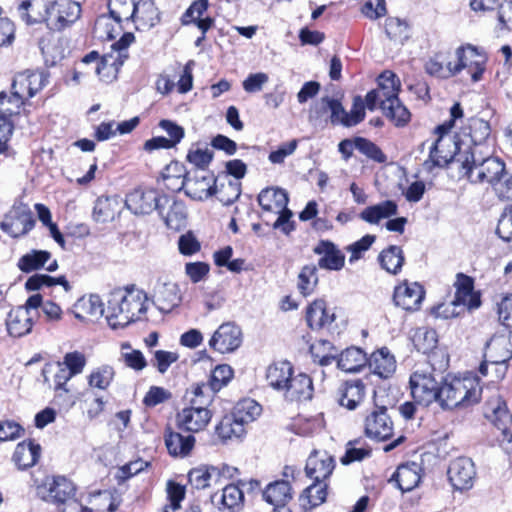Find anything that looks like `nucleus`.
<instances>
[{"label":"nucleus","mask_w":512,"mask_h":512,"mask_svg":"<svg viewBox=\"0 0 512 512\" xmlns=\"http://www.w3.org/2000/svg\"><path fill=\"white\" fill-rule=\"evenodd\" d=\"M76 309L79 311L75 314L77 318H84L86 315L97 319L106 311L101 298L95 294L79 299L76 304Z\"/></svg>","instance_id":"nucleus-48"},{"label":"nucleus","mask_w":512,"mask_h":512,"mask_svg":"<svg viewBox=\"0 0 512 512\" xmlns=\"http://www.w3.org/2000/svg\"><path fill=\"white\" fill-rule=\"evenodd\" d=\"M442 382L443 377L440 373H436L431 364L425 363L417 366L409 380L414 401L424 406L438 402Z\"/></svg>","instance_id":"nucleus-5"},{"label":"nucleus","mask_w":512,"mask_h":512,"mask_svg":"<svg viewBox=\"0 0 512 512\" xmlns=\"http://www.w3.org/2000/svg\"><path fill=\"white\" fill-rule=\"evenodd\" d=\"M334 308H328L324 300L312 302L306 310V321L313 330L328 328L336 318Z\"/></svg>","instance_id":"nucleus-26"},{"label":"nucleus","mask_w":512,"mask_h":512,"mask_svg":"<svg viewBox=\"0 0 512 512\" xmlns=\"http://www.w3.org/2000/svg\"><path fill=\"white\" fill-rule=\"evenodd\" d=\"M313 252L321 256L318 260V266L322 269L339 271L344 267L345 255L329 240L319 241Z\"/></svg>","instance_id":"nucleus-23"},{"label":"nucleus","mask_w":512,"mask_h":512,"mask_svg":"<svg viewBox=\"0 0 512 512\" xmlns=\"http://www.w3.org/2000/svg\"><path fill=\"white\" fill-rule=\"evenodd\" d=\"M481 388L476 377H452L443 379L438 404L444 410L469 406L480 399Z\"/></svg>","instance_id":"nucleus-4"},{"label":"nucleus","mask_w":512,"mask_h":512,"mask_svg":"<svg viewBox=\"0 0 512 512\" xmlns=\"http://www.w3.org/2000/svg\"><path fill=\"white\" fill-rule=\"evenodd\" d=\"M230 467L223 465L221 468L210 465H200L191 469L188 473L190 485L195 489H205L221 483L223 478L231 476Z\"/></svg>","instance_id":"nucleus-17"},{"label":"nucleus","mask_w":512,"mask_h":512,"mask_svg":"<svg viewBox=\"0 0 512 512\" xmlns=\"http://www.w3.org/2000/svg\"><path fill=\"white\" fill-rule=\"evenodd\" d=\"M263 498L273 506L287 504L292 499L291 486L288 480H277L267 485Z\"/></svg>","instance_id":"nucleus-40"},{"label":"nucleus","mask_w":512,"mask_h":512,"mask_svg":"<svg viewBox=\"0 0 512 512\" xmlns=\"http://www.w3.org/2000/svg\"><path fill=\"white\" fill-rule=\"evenodd\" d=\"M491 133V127L488 121L481 118H471L469 121V135L473 146L468 151L480 149L486 151L489 148L485 145Z\"/></svg>","instance_id":"nucleus-41"},{"label":"nucleus","mask_w":512,"mask_h":512,"mask_svg":"<svg viewBox=\"0 0 512 512\" xmlns=\"http://www.w3.org/2000/svg\"><path fill=\"white\" fill-rule=\"evenodd\" d=\"M35 225L33 213L23 203L14 204L0 224L2 231L13 238L26 235Z\"/></svg>","instance_id":"nucleus-11"},{"label":"nucleus","mask_w":512,"mask_h":512,"mask_svg":"<svg viewBox=\"0 0 512 512\" xmlns=\"http://www.w3.org/2000/svg\"><path fill=\"white\" fill-rule=\"evenodd\" d=\"M233 377V370L227 364L218 365L212 371L210 380L207 384H197L193 388V395L196 396H213L214 393L218 392L225 385L229 383V381Z\"/></svg>","instance_id":"nucleus-25"},{"label":"nucleus","mask_w":512,"mask_h":512,"mask_svg":"<svg viewBox=\"0 0 512 512\" xmlns=\"http://www.w3.org/2000/svg\"><path fill=\"white\" fill-rule=\"evenodd\" d=\"M413 342L418 351L428 353L437 345V333L434 329L419 328L415 332Z\"/></svg>","instance_id":"nucleus-59"},{"label":"nucleus","mask_w":512,"mask_h":512,"mask_svg":"<svg viewBox=\"0 0 512 512\" xmlns=\"http://www.w3.org/2000/svg\"><path fill=\"white\" fill-rule=\"evenodd\" d=\"M169 197L160 195L156 190L135 189L126 196L125 205L135 215L150 214L154 210L163 216V206H167Z\"/></svg>","instance_id":"nucleus-9"},{"label":"nucleus","mask_w":512,"mask_h":512,"mask_svg":"<svg viewBox=\"0 0 512 512\" xmlns=\"http://www.w3.org/2000/svg\"><path fill=\"white\" fill-rule=\"evenodd\" d=\"M382 112L398 127L405 126L411 117L409 110L400 102L399 98L382 102Z\"/></svg>","instance_id":"nucleus-47"},{"label":"nucleus","mask_w":512,"mask_h":512,"mask_svg":"<svg viewBox=\"0 0 512 512\" xmlns=\"http://www.w3.org/2000/svg\"><path fill=\"white\" fill-rule=\"evenodd\" d=\"M367 363L366 353L357 347L347 348L337 360L338 368L348 373L359 372Z\"/></svg>","instance_id":"nucleus-38"},{"label":"nucleus","mask_w":512,"mask_h":512,"mask_svg":"<svg viewBox=\"0 0 512 512\" xmlns=\"http://www.w3.org/2000/svg\"><path fill=\"white\" fill-rule=\"evenodd\" d=\"M313 391L314 389L311 378L304 373H299L291 376L282 393L288 401L303 402L312 398Z\"/></svg>","instance_id":"nucleus-24"},{"label":"nucleus","mask_w":512,"mask_h":512,"mask_svg":"<svg viewBox=\"0 0 512 512\" xmlns=\"http://www.w3.org/2000/svg\"><path fill=\"white\" fill-rule=\"evenodd\" d=\"M425 296L423 287L417 282H404L394 290V303L406 311H416L420 308Z\"/></svg>","instance_id":"nucleus-22"},{"label":"nucleus","mask_w":512,"mask_h":512,"mask_svg":"<svg viewBox=\"0 0 512 512\" xmlns=\"http://www.w3.org/2000/svg\"><path fill=\"white\" fill-rule=\"evenodd\" d=\"M490 153L489 148L486 151L477 148L466 151L465 155L457 159L460 176L474 184L486 182L492 186L506 170L505 164L491 157Z\"/></svg>","instance_id":"nucleus-3"},{"label":"nucleus","mask_w":512,"mask_h":512,"mask_svg":"<svg viewBox=\"0 0 512 512\" xmlns=\"http://www.w3.org/2000/svg\"><path fill=\"white\" fill-rule=\"evenodd\" d=\"M262 407L255 400L247 398L239 401L234 407L233 415L244 427L260 416Z\"/></svg>","instance_id":"nucleus-46"},{"label":"nucleus","mask_w":512,"mask_h":512,"mask_svg":"<svg viewBox=\"0 0 512 512\" xmlns=\"http://www.w3.org/2000/svg\"><path fill=\"white\" fill-rule=\"evenodd\" d=\"M312 353L321 366H327L336 359V349L327 340L319 341L311 347Z\"/></svg>","instance_id":"nucleus-62"},{"label":"nucleus","mask_w":512,"mask_h":512,"mask_svg":"<svg viewBox=\"0 0 512 512\" xmlns=\"http://www.w3.org/2000/svg\"><path fill=\"white\" fill-rule=\"evenodd\" d=\"M288 194L281 188H266L258 195V203L264 211L278 213L288 204Z\"/></svg>","instance_id":"nucleus-34"},{"label":"nucleus","mask_w":512,"mask_h":512,"mask_svg":"<svg viewBox=\"0 0 512 512\" xmlns=\"http://www.w3.org/2000/svg\"><path fill=\"white\" fill-rule=\"evenodd\" d=\"M121 22H116L111 16H99L94 25L95 34L100 38L113 39L121 31Z\"/></svg>","instance_id":"nucleus-57"},{"label":"nucleus","mask_w":512,"mask_h":512,"mask_svg":"<svg viewBox=\"0 0 512 512\" xmlns=\"http://www.w3.org/2000/svg\"><path fill=\"white\" fill-rule=\"evenodd\" d=\"M420 480V466L415 462L400 465L390 479L402 492L413 490Z\"/></svg>","instance_id":"nucleus-29"},{"label":"nucleus","mask_w":512,"mask_h":512,"mask_svg":"<svg viewBox=\"0 0 512 512\" xmlns=\"http://www.w3.org/2000/svg\"><path fill=\"white\" fill-rule=\"evenodd\" d=\"M47 495L45 500L60 506L66 499L76 495V486L74 483L64 476H55L51 480H47L45 484Z\"/></svg>","instance_id":"nucleus-27"},{"label":"nucleus","mask_w":512,"mask_h":512,"mask_svg":"<svg viewBox=\"0 0 512 512\" xmlns=\"http://www.w3.org/2000/svg\"><path fill=\"white\" fill-rule=\"evenodd\" d=\"M47 83V77L43 72H29L17 75L11 85V95H7V103L20 109L23 105V93L18 90V84H27V97H33Z\"/></svg>","instance_id":"nucleus-14"},{"label":"nucleus","mask_w":512,"mask_h":512,"mask_svg":"<svg viewBox=\"0 0 512 512\" xmlns=\"http://www.w3.org/2000/svg\"><path fill=\"white\" fill-rule=\"evenodd\" d=\"M381 267L388 273L396 275L400 272L405 258L401 247L391 245L382 250L378 256Z\"/></svg>","instance_id":"nucleus-42"},{"label":"nucleus","mask_w":512,"mask_h":512,"mask_svg":"<svg viewBox=\"0 0 512 512\" xmlns=\"http://www.w3.org/2000/svg\"><path fill=\"white\" fill-rule=\"evenodd\" d=\"M118 201L112 197H100L96 200L93 208V218L100 223L112 221L118 209Z\"/></svg>","instance_id":"nucleus-50"},{"label":"nucleus","mask_w":512,"mask_h":512,"mask_svg":"<svg viewBox=\"0 0 512 512\" xmlns=\"http://www.w3.org/2000/svg\"><path fill=\"white\" fill-rule=\"evenodd\" d=\"M484 357L490 364H504L512 358V330L495 333L485 345Z\"/></svg>","instance_id":"nucleus-16"},{"label":"nucleus","mask_w":512,"mask_h":512,"mask_svg":"<svg viewBox=\"0 0 512 512\" xmlns=\"http://www.w3.org/2000/svg\"><path fill=\"white\" fill-rule=\"evenodd\" d=\"M335 461L326 451L314 450L308 457L305 466L307 477L316 481L324 482L333 472Z\"/></svg>","instance_id":"nucleus-21"},{"label":"nucleus","mask_w":512,"mask_h":512,"mask_svg":"<svg viewBox=\"0 0 512 512\" xmlns=\"http://www.w3.org/2000/svg\"><path fill=\"white\" fill-rule=\"evenodd\" d=\"M375 90L379 92L381 98L384 99L382 102L396 99L400 91L399 78L391 71H384L378 77V87Z\"/></svg>","instance_id":"nucleus-45"},{"label":"nucleus","mask_w":512,"mask_h":512,"mask_svg":"<svg viewBox=\"0 0 512 512\" xmlns=\"http://www.w3.org/2000/svg\"><path fill=\"white\" fill-rule=\"evenodd\" d=\"M293 375V366L288 361L275 362L266 369V381L272 389L281 392Z\"/></svg>","instance_id":"nucleus-31"},{"label":"nucleus","mask_w":512,"mask_h":512,"mask_svg":"<svg viewBox=\"0 0 512 512\" xmlns=\"http://www.w3.org/2000/svg\"><path fill=\"white\" fill-rule=\"evenodd\" d=\"M115 372L114 369L109 365H102L95 368L87 377L88 385L91 388H97L100 390L107 389L113 378Z\"/></svg>","instance_id":"nucleus-56"},{"label":"nucleus","mask_w":512,"mask_h":512,"mask_svg":"<svg viewBox=\"0 0 512 512\" xmlns=\"http://www.w3.org/2000/svg\"><path fill=\"white\" fill-rule=\"evenodd\" d=\"M215 180L209 175H194L190 173L180 181V186L174 188L175 190L184 189L187 196L194 200H203L214 195L216 193V187H213Z\"/></svg>","instance_id":"nucleus-20"},{"label":"nucleus","mask_w":512,"mask_h":512,"mask_svg":"<svg viewBox=\"0 0 512 512\" xmlns=\"http://www.w3.org/2000/svg\"><path fill=\"white\" fill-rule=\"evenodd\" d=\"M364 427L368 438L385 441L392 437L394 423L385 406H375L366 416Z\"/></svg>","instance_id":"nucleus-12"},{"label":"nucleus","mask_w":512,"mask_h":512,"mask_svg":"<svg viewBox=\"0 0 512 512\" xmlns=\"http://www.w3.org/2000/svg\"><path fill=\"white\" fill-rule=\"evenodd\" d=\"M157 21L158 12L151 0H139L136 2L134 23H139L144 27H152Z\"/></svg>","instance_id":"nucleus-54"},{"label":"nucleus","mask_w":512,"mask_h":512,"mask_svg":"<svg viewBox=\"0 0 512 512\" xmlns=\"http://www.w3.org/2000/svg\"><path fill=\"white\" fill-rule=\"evenodd\" d=\"M354 144L355 148L362 154L366 155L368 158L378 163H383L386 161V156L384 153L373 142L365 138H356Z\"/></svg>","instance_id":"nucleus-64"},{"label":"nucleus","mask_w":512,"mask_h":512,"mask_svg":"<svg viewBox=\"0 0 512 512\" xmlns=\"http://www.w3.org/2000/svg\"><path fill=\"white\" fill-rule=\"evenodd\" d=\"M245 432V427L238 422L233 414L225 415L216 426V433L223 440L233 437L240 438Z\"/></svg>","instance_id":"nucleus-53"},{"label":"nucleus","mask_w":512,"mask_h":512,"mask_svg":"<svg viewBox=\"0 0 512 512\" xmlns=\"http://www.w3.org/2000/svg\"><path fill=\"white\" fill-rule=\"evenodd\" d=\"M191 405L183 408L176 416L177 426L185 431L197 433L203 431L211 420L212 413L207 408L212 402L211 396H196Z\"/></svg>","instance_id":"nucleus-7"},{"label":"nucleus","mask_w":512,"mask_h":512,"mask_svg":"<svg viewBox=\"0 0 512 512\" xmlns=\"http://www.w3.org/2000/svg\"><path fill=\"white\" fill-rule=\"evenodd\" d=\"M86 363V356L79 351L66 353L63 357V361L60 362L73 376L81 374L84 371Z\"/></svg>","instance_id":"nucleus-63"},{"label":"nucleus","mask_w":512,"mask_h":512,"mask_svg":"<svg viewBox=\"0 0 512 512\" xmlns=\"http://www.w3.org/2000/svg\"><path fill=\"white\" fill-rule=\"evenodd\" d=\"M33 323V317L27 309L17 307L8 314L7 331L13 337H22L31 332Z\"/></svg>","instance_id":"nucleus-33"},{"label":"nucleus","mask_w":512,"mask_h":512,"mask_svg":"<svg viewBox=\"0 0 512 512\" xmlns=\"http://www.w3.org/2000/svg\"><path fill=\"white\" fill-rule=\"evenodd\" d=\"M397 214V204L394 201L386 200L379 204L365 208L360 218L370 224H377L381 219Z\"/></svg>","instance_id":"nucleus-43"},{"label":"nucleus","mask_w":512,"mask_h":512,"mask_svg":"<svg viewBox=\"0 0 512 512\" xmlns=\"http://www.w3.org/2000/svg\"><path fill=\"white\" fill-rule=\"evenodd\" d=\"M318 283L315 265H306L298 276V289L303 296L310 295Z\"/></svg>","instance_id":"nucleus-60"},{"label":"nucleus","mask_w":512,"mask_h":512,"mask_svg":"<svg viewBox=\"0 0 512 512\" xmlns=\"http://www.w3.org/2000/svg\"><path fill=\"white\" fill-rule=\"evenodd\" d=\"M134 41L132 33H125L112 44V52L105 54L95 67V72L102 78L115 77L120 67L128 58L127 48Z\"/></svg>","instance_id":"nucleus-10"},{"label":"nucleus","mask_w":512,"mask_h":512,"mask_svg":"<svg viewBox=\"0 0 512 512\" xmlns=\"http://www.w3.org/2000/svg\"><path fill=\"white\" fill-rule=\"evenodd\" d=\"M40 450V445L31 441L19 443L13 453V461L19 469H28L37 463Z\"/></svg>","instance_id":"nucleus-39"},{"label":"nucleus","mask_w":512,"mask_h":512,"mask_svg":"<svg viewBox=\"0 0 512 512\" xmlns=\"http://www.w3.org/2000/svg\"><path fill=\"white\" fill-rule=\"evenodd\" d=\"M209 347L219 353H231L242 344V331L232 322L221 324L209 340Z\"/></svg>","instance_id":"nucleus-13"},{"label":"nucleus","mask_w":512,"mask_h":512,"mask_svg":"<svg viewBox=\"0 0 512 512\" xmlns=\"http://www.w3.org/2000/svg\"><path fill=\"white\" fill-rule=\"evenodd\" d=\"M136 0H109V14L116 22L135 20Z\"/></svg>","instance_id":"nucleus-51"},{"label":"nucleus","mask_w":512,"mask_h":512,"mask_svg":"<svg viewBox=\"0 0 512 512\" xmlns=\"http://www.w3.org/2000/svg\"><path fill=\"white\" fill-rule=\"evenodd\" d=\"M148 296L134 287L117 289L107 301L106 320L112 329L124 328L146 313Z\"/></svg>","instance_id":"nucleus-2"},{"label":"nucleus","mask_w":512,"mask_h":512,"mask_svg":"<svg viewBox=\"0 0 512 512\" xmlns=\"http://www.w3.org/2000/svg\"><path fill=\"white\" fill-rule=\"evenodd\" d=\"M164 439L167 450L172 456H187L195 444L194 436H184L181 433L171 431L170 429L165 432Z\"/></svg>","instance_id":"nucleus-35"},{"label":"nucleus","mask_w":512,"mask_h":512,"mask_svg":"<svg viewBox=\"0 0 512 512\" xmlns=\"http://www.w3.org/2000/svg\"><path fill=\"white\" fill-rule=\"evenodd\" d=\"M483 415L485 419L500 430L504 436L510 437V434H512L510 432L512 414L500 395H494L485 402Z\"/></svg>","instance_id":"nucleus-15"},{"label":"nucleus","mask_w":512,"mask_h":512,"mask_svg":"<svg viewBox=\"0 0 512 512\" xmlns=\"http://www.w3.org/2000/svg\"><path fill=\"white\" fill-rule=\"evenodd\" d=\"M182 302L178 284L171 281H157L152 293V303L162 313H169Z\"/></svg>","instance_id":"nucleus-18"},{"label":"nucleus","mask_w":512,"mask_h":512,"mask_svg":"<svg viewBox=\"0 0 512 512\" xmlns=\"http://www.w3.org/2000/svg\"><path fill=\"white\" fill-rule=\"evenodd\" d=\"M169 210L167 213L163 211L162 219L166 226L173 230H180L185 225L186 209L185 205L180 201L173 200L167 204Z\"/></svg>","instance_id":"nucleus-55"},{"label":"nucleus","mask_w":512,"mask_h":512,"mask_svg":"<svg viewBox=\"0 0 512 512\" xmlns=\"http://www.w3.org/2000/svg\"><path fill=\"white\" fill-rule=\"evenodd\" d=\"M244 504L243 491L233 484L226 485L222 490L220 510L239 512Z\"/></svg>","instance_id":"nucleus-49"},{"label":"nucleus","mask_w":512,"mask_h":512,"mask_svg":"<svg viewBox=\"0 0 512 512\" xmlns=\"http://www.w3.org/2000/svg\"><path fill=\"white\" fill-rule=\"evenodd\" d=\"M17 10L27 24L45 22L50 29L58 31L69 27L81 15L80 4L73 0H25Z\"/></svg>","instance_id":"nucleus-1"},{"label":"nucleus","mask_w":512,"mask_h":512,"mask_svg":"<svg viewBox=\"0 0 512 512\" xmlns=\"http://www.w3.org/2000/svg\"><path fill=\"white\" fill-rule=\"evenodd\" d=\"M385 32L390 40L403 44L409 37V28L405 21L390 17L386 19Z\"/></svg>","instance_id":"nucleus-58"},{"label":"nucleus","mask_w":512,"mask_h":512,"mask_svg":"<svg viewBox=\"0 0 512 512\" xmlns=\"http://www.w3.org/2000/svg\"><path fill=\"white\" fill-rule=\"evenodd\" d=\"M368 365L373 374L383 379L392 376L396 370V360L385 347L371 354Z\"/></svg>","instance_id":"nucleus-30"},{"label":"nucleus","mask_w":512,"mask_h":512,"mask_svg":"<svg viewBox=\"0 0 512 512\" xmlns=\"http://www.w3.org/2000/svg\"><path fill=\"white\" fill-rule=\"evenodd\" d=\"M455 297L448 303H442L433 309L437 318L450 319L460 316L466 309H475L480 306V298L473 291V281L470 277L458 274L455 283Z\"/></svg>","instance_id":"nucleus-6"},{"label":"nucleus","mask_w":512,"mask_h":512,"mask_svg":"<svg viewBox=\"0 0 512 512\" xmlns=\"http://www.w3.org/2000/svg\"><path fill=\"white\" fill-rule=\"evenodd\" d=\"M425 71L431 76L442 79H448L458 74L455 59L452 60L449 55L444 53H438L430 58L425 64Z\"/></svg>","instance_id":"nucleus-32"},{"label":"nucleus","mask_w":512,"mask_h":512,"mask_svg":"<svg viewBox=\"0 0 512 512\" xmlns=\"http://www.w3.org/2000/svg\"><path fill=\"white\" fill-rule=\"evenodd\" d=\"M50 257L51 254L47 251H33L20 259L19 267L25 272L36 270L43 267Z\"/></svg>","instance_id":"nucleus-61"},{"label":"nucleus","mask_w":512,"mask_h":512,"mask_svg":"<svg viewBox=\"0 0 512 512\" xmlns=\"http://www.w3.org/2000/svg\"><path fill=\"white\" fill-rule=\"evenodd\" d=\"M207 8L208 0L194 1L183 15V24L194 23L201 30L202 34H205L214 24L213 18H202Z\"/></svg>","instance_id":"nucleus-37"},{"label":"nucleus","mask_w":512,"mask_h":512,"mask_svg":"<svg viewBox=\"0 0 512 512\" xmlns=\"http://www.w3.org/2000/svg\"><path fill=\"white\" fill-rule=\"evenodd\" d=\"M447 473L456 490L470 489L476 475L474 463L467 457H459L451 461Z\"/></svg>","instance_id":"nucleus-19"},{"label":"nucleus","mask_w":512,"mask_h":512,"mask_svg":"<svg viewBox=\"0 0 512 512\" xmlns=\"http://www.w3.org/2000/svg\"><path fill=\"white\" fill-rule=\"evenodd\" d=\"M6 92L0 93V154L8 149V141L10 140L14 124L11 121V116L18 114L19 109L7 103Z\"/></svg>","instance_id":"nucleus-28"},{"label":"nucleus","mask_w":512,"mask_h":512,"mask_svg":"<svg viewBox=\"0 0 512 512\" xmlns=\"http://www.w3.org/2000/svg\"><path fill=\"white\" fill-rule=\"evenodd\" d=\"M454 58L458 73L465 68L469 69L485 63V57L472 45L458 47L455 51Z\"/></svg>","instance_id":"nucleus-44"},{"label":"nucleus","mask_w":512,"mask_h":512,"mask_svg":"<svg viewBox=\"0 0 512 512\" xmlns=\"http://www.w3.org/2000/svg\"><path fill=\"white\" fill-rule=\"evenodd\" d=\"M327 485L324 482H316L308 486L301 495L302 505L305 509H313L325 502L327 497Z\"/></svg>","instance_id":"nucleus-52"},{"label":"nucleus","mask_w":512,"mask_h":512,"mask_svg":"<svg viewBox=\"0 0 512 512\" xmlns=\"http://www.w3.org/2000/svg\"><path fill=\"white\" fill-rule=\"evenodd\" d=\"M438 134V139L429 146V158L424 161L422 170L430 174L433 172L434 168H441L450 163L455 165L459 170V163H457V159L460 156L465 155L466 151L456 154V150L458 149L457 142H455L450 136H447V133Z\"/></svg>","instance_id":"nucleus-8"},{"label":"nucleus","mask_w":512,"mask_h":512,"mask_svg":"<svg viewBox=\"0 0 512 512\" xmlns=\"http://www.w3.org/2000/svg\"><path fill=\"white\" fill-rule=\"evenodd\" d=\"M365 386L360 380L347 381L339 388L338 402L349 410H354L363 400Z\"/></svg>","instance_id":"nucleus-36"}]
</instances>
